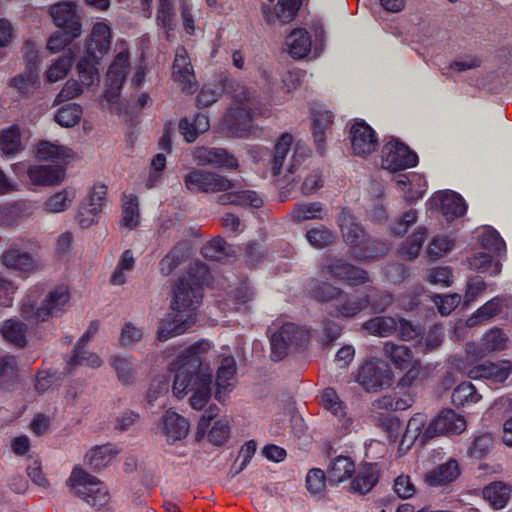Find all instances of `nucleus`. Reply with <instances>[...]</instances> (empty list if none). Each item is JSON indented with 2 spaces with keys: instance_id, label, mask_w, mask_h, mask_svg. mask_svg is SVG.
<instances>
[{
  "instance_id": "1",
  "label": "nucleus",
  "mask_w": 512,
  "mask_h": 512,
  "mask_svg": "<svg viewBox=\"0 0 512 512\" xmlns=\"http://www.w3.org/2000/svg\"><path fill=\"white\" fill-rule=\"evenodd\" d=\"M211 343L201 340L182 351L169 365L175 373L173 393L183 398L192 393L190 404L196 410L202 409L211 397L212 371L206 365Z\"/></svg>"
},
{
  "instance_id": "2",
  "label": "nucleus",
  "mask_w": 512,
  "mask_h": 512,
  "mask_svg": "<svg viewBox=\"0 0 512 512\" xmlns=\"http://www.w3.org/2000/svg\"><path fill=\"white\" fill-rule=\"evenodd\" d=\"M232 95V104L225 115L229 129L238 137H250L258 132L253 120L263 114V107L256 90L234 80L224 87Z\"/></svg>"
},
{
  "instance_id": "3",
  "label": "nucleus",
  "mask_w": 512,
  "mask_h": 512,
  "mask_svg": "<svg viewBox=\"0 0 512 512\" xmlns=\"http://www.w3.org/2000/svg\"><path fill=\"white\" fill-rule=\"evenodd\" d=\"M40 292L41 288L35 286L29 289L23 298L20 314L25 320L31 323L45 322L66 312L70 302V292L66 285L62 284L52 288L38 305Z\"/></svg>"
},
{
  "instance_id": "4",
  "label": "nucleus",
  "mask_w": 512,
  "mask_h": 512,
  "mask_svg": "<svg viewBox=\"0 0 512 512\" xmlns=\"http://www.w3.org/2000/svg\"><path fill=\"white\" fill-rule=\"evenodd\" d=\"M111 44V31L107 24L98 22L93 26L86 44L87 56L77 64L81 83L90 87L99 83V73L96 68L99 60L107 53Z\"/></svg>"
},
{
  "instance_id": "5",
  "label": "nucleus",
  "mask_w": 512,
  "mask_h": 512,
  "mask_svg": "<svg viewBox=\"0 0 512 512\" xmlns=\"http://www.w3.org/2000/svg\"><path fill=\"white\" fill-rule=\"evenodd\" d=\"M209 279L205 264L196 263L186 276L181 277L175 288L171 307L177 312H192L202 303L203 284Z\"/></svg>"
},
{
  "instance_id": "6",
  "label": "nucleus",
  "mask_w": 512,
  "mask_h": 512,
  "mask_svg": "<svg viewBox=\"0 0 512 512\" xmlns=\"http://www.w3.org/2000/svg\"><path fill=\"white\" fill-rule=\"evenodd\" d=\"M68 482L73 493L92 507L100 508L109 501L108 489L104 483L82 468H74Z\"/></svg>"
},
{
  "instance_id": "7",
  "label": "nucleus",
  "mask_w": 512,
  "mask_h": 512,
  "mask_svg": "<svg viewBox=\"0 0 512 512\" xmlns=\"http://www.w3.org/2000/svg\"><path fill=\"white\" fill-rule=\"evenodd\" d=\"M187 190L193 193H218L234 189L236 184L225 176L208 170L191 169L183 177Z\"/></svg>"
},
{
  "instance_id": "8",
  "label": "nucleus",
  "mask_w": 512,
  "mask_h": 512,
  "mask_svg": "<svg viewBox=\"0 0 512 512\" xmlns=\"http://www.w3.org/2000/svg\"><path fill=\"white\" fill-rule=\"evenodd\" d=\"M293 144L292 135L283 134L276 146L275 154L272 163V170L274 175H279L283 170L288 173H294L296 168L304 161L307 154V147L301 143L294 146L293 152L290 153L291 145Z\"/></svg>"
},
{
  "instance_id": "9",
  "label": "nucleus",
  "mask_w": 512,
  "mask_h": 512,
  "mask_svg": "<svg viewBox=\"0 0 512 512\" xmlns=\"http://www.w3.org/2000/svg\"><path fill=\"white\" fill-rule=\"evenodd\" d=\"M307 340L305 331L293 323H285L276 331H271V356L275 361L282 360L291 346L301 345Z\"/></svg>"
},
{
  "instance_id": "10",
  "label": "nucleus",
  "mask_w": 512,
  "mask_h": 512,
  "mask_svg": "<svg viewBox=\"0 0 512 512\" xmlns=\"http://www.w3.org/2000/svg\"><path fill=\"white\" fill-rule=\"evenodd\" d=\"M418 157L405 144L391 140L381 150V166L383 169L396 172L413 167Z\"/></svg>"
},
{
  "instance_id": "11",
  "label": "nucleus",
  "mask_w": 512,
  "mask_h": 512,
  "mask_svg": "<svg viewBox=\"0 0 512 512\" xmlns=\"http://www.w3.org/2000/svg\"><path fill=\"white\" fill-rule=\"evenodd\" d=\"M337 223L345 243L351 247V252L354 258H369L375 255L359 248L360 245H364L369 241L367 240V235L356 222L353 215L343 209L338 216Z\"/></svg>"
},
{
  "instance_id": "12",
  "label": "nucleus",
  "mask_w": 512,
  "mask_h": 512,
  "mask_svg": "<svg viewBox=\"0 0 512 512\" xmlns=\"http://www.w3.org/2000/svg\"><path fill=\"white\" fill-rule=\"evenodd\" d=\"M357 381L366 391H377L391 385L392 371L387 364L371 359L359 369Z\"/></svg>"
},
{
  "instance_id": "13",
  "label": "nucleus",
  "mask_w": 512,
  "mask_h": 512,
  "mask_svg": "<svg viewBox=\"0 0 512 512\" xmlns=\"http://www.w3.org/2000/svg\"><path fill=\"white\" fill-rule=\"evenodd\" d=\"M324 277L335 278L350 286H359L369 281L366 271L355 267L343 259H328L321 265Z\"/></svg>"
},
{
  "instance_id": "14",
  "label": "nucleus",
  "mask_w": 512,
  "mask_h": 512,
  "mask_svg": "<svg viewBox=\"0 0 512 512\" xmlns=\"http://www.w3.org/2000/svg\"><path fill=\"white\" fill-rule=\"evenodd\" d=\"M466 429L464 417L451 409L442 410L426 427L424 437L432 439L436 436L460 434Z\"/></svg>"
},
{
  "instance_id": "15",
  "label": "nucleus",
  "mask_w": 512,
  "mask_h": 512,
  "mask_svg": "<svg viewBox=\"0 0 512 512\" xmlns=\"http://www.w3.org/2000/svg\"><path fill=\"white\" fill-rule=\"evenodd\" d=\"M189 422L177 412L168 409L156 424V434L165 438L168 444H174L188 435Z\"/></svg>"
},
{
  "instance_id": "16",
  "label": "nucleus",
  "mask_w": 512,
  "mask_h": 512,
  "mask_svg": "<svg viewBox=\"0 0 512 512\" xmlns=\"http://www.w3.org/2000/svg\"><path fill=\"white\" fill-rule=\"evenodd\" d=\"M351 148L355 155L366 157L378 147L375 131L364 121L353 124L350 130Z\"/></svg>"
},
{
  "instance_id": "17",
  "label": "nucleus",
  "mask_w": 512,
  "mask_h": 512,
  "mask_svg": "<svg viewBox=\"0 0 512 512\" xmlns=\"http://www.w3.org/2000/svg\"><path fill=\"white\" fill-rule=\"evenodd\" d=\"M172 69L173 80L183 91L192 93L196 87V77L190 57L184 47H178L176 49Z\"/></svg>"
},
{
  "instance_id": "18",
  "label": "nucleus",
  "mask_w": 512,
  "mask_h": 512,
  "mask_svg": "<svg viewBox=\"0 0 512 512\" xmlns=\"http://www.w3.org/2000/svg\"><path fill=\"white\" fill-rule=\"evenodd\" d=\"M106 192L107 187L103 184L93 186L87 201L79 209L78 220L82 228H88L97 221L102 210Z\"/></svg>"
},
{
  "instance_id": "19",
  "label": "nucleus",
  "mask_w": 512,
  "mask_h": 512,
  "mask_svg": "<svg viewBox=\"0 0 512 512\" xmlns=\"http://www.w3.org/2000/svg\"><path fill=\"white\" fill-rule=\"evenodd\" d=\"M50 15L58 27L72 33V36L81 35L82 25L74 2H56L50 8Z\"/></svg>"
},
{
  "instance_id": "20",
  "label": "nucleus",
  "mask_w": 512,
  "mask_h": 512,
  "mask_svg": "<svg viewBox=\"0 0 512 512\" xmlns=\"http://www.w3.org/2000/svg\"><path fill=\"white\" fill-rule=\"evenodd\" d=\"M192 155L198 165H211L226 169H236L238 167L237 159L223 148L197 147Z\"/></svg>"
},
{
  "instance_id": "21",
  "label": "nucleus",
  "mask_w": 512,
  "mask_h": 512,
  "mask_svg": "<svg viewBox=\"0 0 512 512\" xmlns=\"http://www.w3.org/2000/svg\"><path fill=\"white\" fill-rule=\"evenodd\" d=\"M129 69V53L126 50L120 51L107 72L106 98L112 101L119 94Z\"/></svg>"
},
{
  "instance_id": "22",
  "label": "nucleus",
  "mask_w": 512,
  "mask_h": 512,
  "mask_svg": "<svg viewBox=\"0 0 512 512\" xmlns=\"http://www.w3.org/2000/svg\"><path fill=\"white\" fill-rule=\"evenodd\" d=\"M302 2H263L261 11L268 24H285L292 21Z\"/></svg>"
},
{
  "instance_id": "23",
  "label": "nucleus",
  "mask_w": 512,
  "mask_h": 512,
  "mask_svg": "<svg viewBox=\"0 0 512 512\" xmlns=\"http://www.w3.org/2000/svg\"><path fill=\"white\" fill-rule=\"evenodd\" d=\"M512 371L510 361L485 362L469 371L471 379H486L492 383H503Z\"/></svg>"
},
{
  "instance_id": "24",
  "label": "nucleus",
  "mask_w": 512,
  "mask_h": 512,
  "mask_svg": "<svg viewBox=\"0 0 512 512\" xmlns=\"http://www.w3.org/2000/svg\"><path fill=\"white\" fill-rule=\"evenodd\" d=\"M431 203L441 210L447 221L461 217L466 212L463 198L455 193H439L432 198Z\"/></svg>"
},
{
  "instance_id": "25",
  "label": "nucleus",
  "mask_w": 512,
  "mask_h": 512,
  "mask_svg": "<svg viewBox=\"0 0 512 512\" xmlns=\"http://www.w3.org/2000/svg\"><path fill=\"white\" fill-rule=\"evenodd\" d=\"M236 362L232 356L221 359L216 372V398L224 400L226 394L231 391L235 384Z\"/></svg>"
},
{
  "instance_id": "26",
  "label": "nucleus",
  "mask_w": 512,
  "mask_h": 512,
  "mask_svg": "<svg viewBox=\"0 0 512 512\" xmlns=\"http://www.w3.org/2000/svg\"><path fill=\"white\" fill-rule=\"evenodd\" d=\"M2 263L10 268L19 271L23 277L37 270V262L27 252L19 249H10L2 255Z\"/></svg>"
},
{
  "instance_id": "27",
  "label": "nucleus",
  "mask_w": 512,
  "mask_h": 512,
  "mask_svg": "<svg viewBox=\"0 0 512 512\" xmlns=\"http://www.w3.org/2000/svg\"><path fill=\"white\" fill-rule=\"evenodd\" d=\"M194 322L195 318L192 315L184 320L178 314L163 319L157 329V339L166 341L171 337L178 336L188 330Z\"/></svg>"
},
{
  "instance_id": "28",
  "label": "nucleus",
  "mask_w": 512,
  "mask_h": 512,
  "mask_svg": "<svg viewBox=\"0 0 512 512\" xmlns=\"http://www.w3.org/2000/svg\"><path fill=\"white\" fill-rule=\"evenodd\" d=\"M236 187L229 189L228 193L219 197L218 201L222 205L232 204L239 206H251L260 208L263 205L262 198L253 190H240L238 183L234 182Z\"/></svg>"
},
{
  "instance_id": "29",
  "label": "nucleus",
  "mask_w": 512,
  "mask_h": 512,
  "mask_svg": "<svg viewBox=\"0 0 512 512\" xmlns=\"http://www.w3.org/2000/svg\"><path fill=\"white\" fill-rule=\"evenodd\" d=\"M460 475L459 464L449 459L426 475V482L430 486H444L455 481Z\"/></svg>"
},
{
  "instance_id": "30",
  "label": "nucleus",
  "mask_w": 512,
  "mask_h": 512,
  "mask_svg": "<svg viewBox=\"0 0 512 512\" xmlns=\"http://www.w3.org/2000/svg\"><path fill=\"white\" fill-rule=\"evenodd\" d=\"M285 44L288 53L294 59H302L307 56L311 50V39L305 29L298 28L292 31L286 38Z\"/></svg>"
},
{
  "instance_id": "31",
  "label": "nucleus",
  "mask_w": 512,
  "mask_h": 512,
  "mask_svg": "<svg viewBox=\"0 0 512 512\" xmlns=\"http://www.w3.org/2000/svg\"><path fill=\"white\" fill-rule=\"evenodd\" d=\"M27 173L34 185H54L59 183L64 176L62 168L45 165L31 166Z\"/></svg>"
},
{
  "instance_id": "32",
  "label": "nucleus",
  "mask_w": 512,
  "mask_h": 512,
  "mask_svg": "<svg viewBox=\"0 0 512 512\" xmlns=\"http://www.w3.org/2000/svg\"><path fill=\"white\" fill-rule=\"evenodd\" d=\"M209 126V119L203 113L196 114L192 119L183 118L179 122L180 133L189 143L194 142L200 134L206 132Z\"/></svg>"
},
{
  "instance_id": "33",
  "label": "nucleus",
  "mask_w": 512,
  "mask_h": 512,
  "mask_svg": "<svg viewBox=\"0 0 512 512\" xmlns=\"http://www.w3.org/2000/svg\"><path fill=\"white\" fill-rule=\"evenodd\" d=\"M290 216L297 223L307 220H322L327 216V210L321 202L297 203Z\"/></svg>"
},
{
  "instance_id": "34",
  "label": "nucleus",
  "mask_w": 512,
  "mask_h": 512,
  "mask_svg": "<svg viewBox=\"0 0 512 512\" xmlns=\"http://www.w3.org/2000/svg\"><path fill=\"white\" fill-rule=\"evenodd\" d=\"M333 118L334 116L330 111H318L314 114L312 134L320 154L325 152L326 131L330 129Z\"/></svg>"
},
{
  "instance_id": "35",
  "label": "nucleus",
  "mask_w": 512,
  "mask_h": 512,
  "mask_svg": "<svg viewBox=\"0 0 512 512\" xmlns=\"http://www.w3.org/2000/svg\"><path fill=\"white\" fill-rule=\"evenodd\" d=\"M109 363L123 385L133 384L137 374V364L132 357L116 355L111 357Z\"/></svg>"
},
{
  "instance_id": "36",
  "label": "nucleus",
  "mask_w": 512,
  "mask_h": 512,
  "mask_svg": "<svg viewBox=\"0 0 512 512\" xmlns=\"http://www.w3.org/2000/svg\"><path fill=\"white\" fill-rule=\"evenodd\" d=\"M383 352L386 358L400 370H405L412 363V350L404 345H398L391 341L384 343Z\"/></svg>"
},
{
  "instance_id": "37",
  "label": "nucleus",
  "mask_w": 512,
  "mask_h": 512,
  "mask_svg": "<svg viewBox=\"0 0 512 512\" xmlns=\"http://www.w3.org/2000/svg\"><path fill=\"white\" fill-rule=\"evenodd\" d=\"M355 472V463L348 456H337L328 466V479L332 483H339L349 479Z\"/></svg>"
},
{
  "instance_id": "38",
  "label": "nucleus",
  "mask_w": 512,
  "mask_h": 512,
  "mask_svg": "<svg viewBox=\"0 0 512 512\" xmlns=\"http://www.w3.org/2000/svg\"><path fill=\"white\" fill-rule=\"evenodd\" d=\"M1 334L9 343L24 347L27 342V325L18 319H8L1 326Z\"/></svg>"
},
{
  "instance_id": "39",
  "label": "nucleus",
  "mask_w": 512,
  "mask_h": 512,
  "mask_svg": "<svg viewBox=\"0 0 512 512\" xmlns=\"http://www.w3.org/2000/svg\"><path fill=\"white\" fill-rule=\"evenodd\" d=\"M370 295L363 297L349 296L344 291L335 304L337 311L343 317H353L369 306Z\"/></svg>"
},
{
  "instance_id": "40",
  "label": "nucleus",
  "mask_w": 512,
  "mask_h": 512,
  "mask_svg": "<svg viewBox=\"0 0 512 512\" xmlns=\"http://www.w3.org/2000/svg\"><path fill=\"white\" fill-rule=\"evenodd\" d=\"M511 495V489L502 482H494L483 489V497L496 510L504 508Z\"/></svg>"
},
{
  "instance_id": "41",
  "label": "nucleus",
  "mask_w": 512,
  "mask_h": 512,
  "mask_svg": "<svg viewBox=\"0 0 512 512\" xmlns=\"http://www.w3.org/2000/svg\"><path fill=\"white\" fill-rule=\"evenodd\" d=\"M39 159L51 162H61L73 157V151L54 142L42 141L37 148Z\"/></svg>"
},
{
  "instance_id": "42",
  "label": "nucleus",
  "mask_w": 512,
  "mask_h": 512,
  "mask_svg": "<svg viewBox=\"0 0 512 512\" xmlns=\"http://www.w3.org/2000/svg\"><path fill=\"white\" fill-rule=\"evenodd\" d=\"M378 482V469L375 464H367L352 481V489L360 494L368 493Z\"/></svg>"
},
{
  "instance_id": "43",
  "label": "nucleus",
  "mask_w": 512,
  "mask_h": 512,
  "mask_svg": "<svg viewBox=\"0 0 512 512\" xmlns=\"http://www.w3.org/2000/svg\"><path fill=\"white\" fill-rule=\"evenodd\" d=\"M118 451L110 444L91 449L85 457V461L91 469L101 470L108 466Z\"/></svg>"
},
{
  "instance_id": "44",
  "label": "nucleus",
  "mask_w": 512,
  "mask_h": 512,
  "mask_svg": "<svg viewBox=\"0 0 512 512\" xmlns=\"http://www.w3.org/2000/svg\"><path fill=\"white\" fill-rule=\"evenodd\" d=\"M504 302V297L496 296L492 298L468 318L467 325L475 326L498 315L502 310Z\"/></svg>"
},
{
  "instance_id": "45",
  "label": "nucleus",
  "mask_w": 512,
  "mask_h": 512,
  "mask_svg": "<svg viewBox=\"0 0 512 512\" xmlns=\"http://www.w3.org/2000/svg\"><path fill=\"white\" fill-rule=\"evenodd\" d=\"M397 320L388 316H377L362 324V328L370 334L380 337L392 335L397 330Z\"/></svg>"
},
{
  "instance_id": "46",
  "label": "nucleus",
  "mask_w": 512,
  "mask_h": 512,
  "mask_svg": "<svg viewBox=\"0 0 512 512\" xmlns=\"http://www.w3.org/2000/svg\"><path fill=\"white\" fill-rule=\"evenodd\" d=\"M426 423L427 417L421 413L410 418L403 435V441H407L410 444L419 441L421 444H425L429 440L424 437V432L427 427Z\"/></svg>"
},
{
  "instance_id": "47",
  "label": "nucleus",
  "mask_w": 512,
  "mask_h": 512,
  "mask_svg": "<svg viewBox=\"0 0 512 512\" xmlns=\"http://www.w3.org/2000/svg\"><path fill=\"white\" fill-rule=\"evenodd\" d=\"M74 198L75 192L72 189H63L46 200L44 210L48 213L63 212L70 207Z\"/></svg>"
},
{
  "instance_id": "48",
  "label": "nucleus",
  "mask_w": 512,
  "mask_h": 512,
  "mask_svg": "<svg viewBox=\"0 0 512 512\" xmlns=\"http://www.w3.org/2000/svg\"><path fill=\"white\" fill-rule=\"evenodd\" d=\"M0 148L6 155H14L22 150L20 129L18 126H11L0 133Z\"/></svg>"
},
{
  "instance_id": "49",
  "label": "nucleus",
  "mask_w": 512,
  "mask_h": 512,
  "mask_svg": "<svg viewBox=\"0 0 512 512\" xmlns=\"http://www.w3.org/2000/svg\"><path fill=\"white\" fill-rule=\"evenodd\" d=\"M254 292L248 283L244 282L240 286L236 287L229 294L227 305L230 310L240 311L246 310L247 304L252 301Z\"/></svg>"
},
{
  "instance_id": "50",
  "label": "nucleus",
  "mask_w": 512,
  "mask_h": 512,
  "mask_svg": "<svg viewBox=\"0 0 512 512\" xmlns=\"http://www.w3.org/2000/svg\"><path fill=\"white\" fill-rule=\"evenodd\" d=\"M508 337L499 328H492L482 337L481 349L485 352L501 351L507 348Z\"/></svg>"
},
{
  "instance_id": "51",
  "label": "nucleus",
  "mask_w": 512,
  "mask_h": 512,
  "mask_svg": "<svg viewBox=\"0 0 512 512\" xmlns=\"http://www.w3.org/2000/svg\"><path fill=\"white\" fill-rule=\"evenodd\" d=\"M451 398L456 406H464L478 402L481 399V395L477 393L471 383L463 382L454 389Z\"/></svg>"
},
{
  "instance_id": "52",
  "label": "nucleus",
  "mask_w": 512,
  "mask_h": 512,
  "mask_svg": "<svg viewBox=\"0 0 512 512\" xmlns=\"http://www.w3.org/2000/svg\"><path fill=\"white\" fill-rule=\"evenodd\" d=\"M301 177L302 184L300 186V191L305 196L315 193L324 185L323 176L319 169H304L301 172Z\"/></svg>"
},
{
  "instance_id": "53",
  "label": "nucleus",
  "mask_w": 512,
  "mask_h": 512,
  "mask_svg": "<svg viewBox=\"0 0 512 512\" xmlns=\"http://www.w3.org/2000/svg\"><path fill=\"white\" fill-rule=\"evenodd\" d=\"M135 264V258L131 250H125L116 266L115 271L111 276V283L113 285H123L126 282L125 272H129L133 269Z\"/></svg>"
},
{
  "instance_id": "54",
  "label": "nucleus",
  "mask_w": 512,
  "mask_h": 512,
  "mask_svg": "<svg viewBox=\"0 0 512 512\" xmlns=\"http://www.w3.org/2000/svg\"><path fill=\"white\" fill-rule=\"evenodd\" d=\"M144 337L145 332L142 327L133 322H126L121 328L119 342L124 348H131L140 343Z\"/></svg>"
},
{
  "instance_id": "55",
  "label": "nucleus",
  "mask_w": 512,
  "mask_h": 512,
  "mask_svg": "<svg viewBox=\"0 0 512 512\" xmlns=\"http://www.w3.org/2000/svg\"><path fill=\"white\" fill-rule=\"evenodd\" d=\"M139 224V208L137 198L133 195L125 196L122 210V225L134 229Z\"/></svg>"
},
{
  "instance_id": "56",
  "label": "nucleus",
  "mask_w": 512,
  "mask_h": 512,
  "mask_svg": "<svg viewBox=\"0 0 512 512\" xmlns=\"http://www.w3.org/2000/svg\"><path fill=\"white\" fill-rule=\"evenodd\" d=\"M481 246L489 252H494L497 255H501L505 251V242L500 237L499 233L491 228L485 227L480 235Z\"/></svg>"
},
{
  "instance_id": "57",
  "label": "nucleus",
  "mask_w": 512,
  "mask_h": 512,
  "mask_svg": "<svg viewBox=\"0 0 512 512\" xmlns=\"http://www.w3.org/2000/svg\"><path fill=\"white\" fill-rule=\"evenodd\" d=\"M306 239L311 246L321 249L334 243L336 235L330 229L320 226L307 231Z\"/></svg>"
},
{
  "instance_id": "58",
  "label": "nucleus",
  "mask_w": 512,
  "mask_h": 512,
  "mask_svg": "<svg viewBox=\"0 0 512 512\" xmlns=\"http://www.w3.org/2000/svg\"><path fill=\"white\" fill-rule=\"evenodd\" d=\"M426 239V229L419 227L412 236H410L406 243L402 246L400 253L402 256L412 260L416 258L419 251Z\"/></svg>"
},
{
  "instance_id": "59",
  "label": "nucleus",
  "mask_w": 512,
  "mask_h": 512,
  "mask_svg": "<svg viewBox=\"0 0 512 512\" xmlns=\"http://www.w3.org/2000/svg\"><path fill=\"white\" fill-rule=\"evenodd\" d=\"M82 115V109L77 104H68L61 107L55 114V121L63 127L75 126Z\"/></svg>"
},
{
  "instance_id": "60",
  "label": "nucleus",
  "mask_w": 512,
  "mask_h": 512,
  "mask_svg": "<svg viewBox=\"0 0 512 512\" xmlns=\"http://www.w3.org/2000/svg\"><path fill=\"white\" fill-rule=\"evenodd\" d=\"M469 265L473 270L480 273L488 272L490 268H492L490 271L491 275L500 273V265L498 263L492 265V257L486 252H479L472 256L469 259Z\"/></svg>"
},
{
  "instance_id": "61",
  "label": "nucleus",
  "mask_w": 512,
  "mask_h": 512,
  "mask_svg": "<svg viewBox=\"0 0 512 512\" xmlns=\"http://www.w3.org/2000/svg\"><path fill=\"white\" fill-rule=\"evenodd\" d=\"M97 327L91 325L86 333L81 337L77 346L75 347L74 354L70 361L68 362L69 369L77 365H84L87 359L88 351L84 349V345L90 340L93 334L96 332Z\"/></svg>"
},
{
  "instance_id": "62",
  "label": "nucleus",
  "mask_w": 512,
  "mask_h": 512,
  "mask_svg": "<svg viewBox=\"0 0 512 512\" xmlns=\"http://www.w3.org/2000/svg\"><path fill=\"white\" fill-rule=\"evenodd\" d=\"M72 66V57L63 55L59 57L47 70L46 76L49 82L63 79Z\"/></svg>"
},
{
  "instance_id": "63",
  "label": "nucleus",
  "mask_w": 512,
  "mask_h": 512,
  "mask_svg": "<svg viewBox=\"0 0 512 512\" xmlns=\"http://www.w3.org/2000/svg\"><path fill=\"white\" fill-rule=\"evenodd\" d=\"M38 81V74L36 68L28 67V71L24 74L16 76L12 80V84L22 94L29 93L32 89L36 88Z\"/></svg>"
},
{
  "instance_id": "64",
  "label": "nucleus",
  "mask_w": 512,
  "mask_h": 512,
  "mask_svg": "<svg viewBox=\"0 0 512 512\" xmlns=\"http://www.w3.org/2000/svg\"><path fill=\"white\" fill-rule=\"evenodd\" d=\"M17 374V362L13 356H4L0 359V386L12 384Z\"/></svg>"
}]
</instances>
